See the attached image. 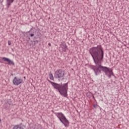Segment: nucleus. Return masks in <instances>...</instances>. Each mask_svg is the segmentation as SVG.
Masks as SVG:
<instances>
[{"instance_id":"6","label":"nucleus","mask_w":129,"mask_h":129,"mask_svg":"<svg viewBox=\"0 0 129 129\" xmlns=\"http://www.w3.org/2000/svg\"><path fill=\"white\" fill-rule=\"evenodd\" d=\"M62 46V52H66V50L68 49L67 48V45H66V43L65 42H62L61 43Z\"/></svg>"},{"instance_id":"3","label":"nucleus","mask_w":129,"mask_h":129,"mask_svg":"<svg viewBox=\"0 0 129 129\" xmlns=\"http://www.w3.org/2000/svg\"><path fill=\"white\" fill-rule=\"evenodd\" d=\"M65 75V72L62 71V70H57L54 73V77L56 79H58L59 80L62 78V79H64L63 77H64Z\"/></svg>"},{"instance_id":"5","label":"nucleus","mask_w":129,"mask_h":129,"mask_svg":"<svg viewBox=\"0 0 129 129\" xmlns=\"http://www.w3.org/2000/svg\"><path fill=\"white\" fill-rule=\"evenodd\" d=\"M2 59L5 62H8V63H7L8 65H13V66H14V65H15V62H14V61H13V60H11L9 58L4 57H2Z\"/></svg>"},{"instance_id":"4","label":"nucleus","mask_w":129,"mask_h":129,"mask_svg":"<svg viewBox=\"0 0 129 129\" xmlns=\"http://www.w3.org/2000/svg\"><path fill=\"white\" fill-rule=\"evenodd\" d=\"M13 83L14 85L18 86V85L23 83V79L21 78L15 77L13 80Z\"/></svg>"},{"instance_id":"23","label":"nucleus","mask_w":129,"mask_h":129,"mask_svg":"<svg viewBox=\"0 0 129 129\" xmlns=\"http://www.w3.org/2000/svg\"><path fill=\"white\" fill-rule=\"evenodd\" d=\"M0 122H2V119H0Z\"/></svg>"},{"instance_id":"2","label":"nucleus","mask_w":129,"mask_h":129,"mask_svg":"<svg viewBox=\"0 0 129 129\" xmlns=\"http://www.w3.org/2000/svg\"><path fill=\"white\" fill-rule=\"evenodd\" d=\"M47 81L51 84L54 89L58 90L60 95H62L64 97H67L68 96V94H67V92H68V82L62 84L53 82L48 79Z\"/></svg>"},{"instance_id":"10","label":"nucleus","mask_w":129,"mask_h":129,"mask_svg":"<svg viewBox=\"0 0 129 129\" xmlns=\"http://www.w3.org/2000/svg\"><path fill=\"white\" fill-rule=\"evenodd\" d=\"M49 78L50 80H52L54 81V76H53V74L51 72H50L49 74Z\"/></svg>"},{"instance_id":"24","label":"nucleus","mask_w":129,"mask_h":129,"mask_svg":"<svg viewBox=\"0 0 129 129\" xmlns=\"http://www.w3.org/2000/svg\"><path fill=\"white\" fill-rule=\"evenodd\" d=\"M24 78L25 79H26V77H24Z\"/></svg>"},{"instance_id":"11","label":"nucleus","mask_w":129,"mask_h":129,"mask_svg":"<svg viewBox=\"0 0 129 129\" xmlns=\"http://www.w3.org/2000/svg\"><path fill=\"white\" fill-rule=\"evenodd\" d=\"M13 129H24V127H23V126H20L19 125H15L14 126Z\"/></svg>"},{"instance_id":"9","label":"nucleus","mask_w":129,"mask_h":129,"mask_svg":"<svg viewBox=\"0 0 129 129\" xmlns=\"http://www.w3.org/2000/svg\"><path fill=\"white\" fill-rule=\"evenodd\" d=\"M14 0H7V6L8 8L14 3Z\"/></svg>"},{"instance_id":"19","label":"nucleus","mask_w":129,"mask_h":129,"mask_svg":"<svg viewBox=\"0 0 129 129\" xmlns=\"http://www.w3.org/2000/svg\"><path fill=\"white\" fill-rule=\"evenodd\" d=\"M63 124H64V126H67V125L65 123H64Z\"/></svg>"},{"instance_id":"14","label":"nucleus","mask_w":129,"mask_h":129,"mask_svg":"<svg viewBox=\"0 0 129 129\" xmlns=\"http://www.w3.org/2000/svg\"><path fill=\"white\" fill-rule=\"evenodd\" d=\"M58 119H59V120L61 122V123L62 124H64V122L63 121V120H62V118H61V117H58Z\"/></svg>"},{"instance_id":"7","label":"nucleus","mask_w":129,"mask_h":129,"mask_svg":"<svg viewBox=\"0 0 129 129\" xmlns=\"http://www.w3.org/2000/svg\"><path fill=\"white\" fill-rule=\"evenodd\" d=\"M54 114L59 118V117H61L63 118V116H65L62 112L55 113Z\"/></svg>"},{"instance_id":"21","label":"nucleus","mask_w":129,"mask_h":129,"mask_svg":"<svg viewBox=\"0 0 129 129\" xmlns=\"http://www.w3.org/2000/svg\"><path fill=\"white\" fill-rule=\"evenodd\" d=\"M93 99H94V98H95L94 96H93Z\"/></svg>"},{"instance_id":"1","label":"nucleus","mask_w":129,"mask_h":129,"mask_svg":"<svg viewBox=\"0 0 129 129\" xmlns=\"http://www.w3.org/2000/svg\"><path fill=\"white\" fill-rule=\"evenodd\" d=\"M89 52L92 56L95 64H96V66L93 67V70L96 76L99 75V74L101 73V71L104 72L109 78H111V76H114L112 70L109 68L101 66L104 57V51L101 45L91 47Z\"/></svg>"},{"instance_id":"13","label":"nucleus","mask_w":129,"mask_h":129,"mask_svg":"<svg viewBox=\"0 0 129 129\" xmlns=\"http://www.w3.org/2000/svg\"><path fill=\"white\" fill-rule=\"evenodd\" d=\"M58 119H59V120L61 122V123L62 124H64V122L63 121V120H62V118H61V117H58Z\"/></svg>"},{"instance_id":"8","label":"nucleus","mask_w":129,"mask_h":129,"mask_svg":"<svg viewBox=\"0 0 129 129\" xmlns=\"http://www.w3.org/2000/svg\"><path fill=\"white\" fill-rule=\"evenodd\" d=\"M62 120H63L64 122H65V123H67V124H69V121L68 120H67V118H66V117H65V116H62Z\"/></svg>"},{"instance_id":"17","label":"nucleus","mask_w":129,"mask_h":129,"mask_svg":"<svg viewBox=\"0 0 129 129\" xmlns=\"http://www.w3.org/2000/svg\"><path fill=\"white\" fill-rule=\"evenodd\" d=\"M8 45L9 46H11V42L10 41H8Z\"/></svg>"},{"instance_id":"25","label":"nucleus","mask_w":129,"mask_h":129,"mask_svg":"<svg viewBox=\"0 0 129 129\" xmlns=\"http://www.w3.org/2000/svg\"><path fill=\"white\" fill-rule=\"evenodd\" d=\"M1 63H3V61H1Z\"/></svg>"},{"instance_id":"15","label":"nucleus","mask_w":129,"mask_h":129,"mask_svg":"<svg viewBox=\"0 0 129 129\" xmlns=\"http://www.w3.org/2000/svg\"><path fill=\"white\" fill-rule=\"evenodd\" d=\"M98 106V105H97V104H94L93 105V107L94 108H96V107H97Z\"/></svg>"},{"instance_id":"12","label":"nucleus","mask_w":129,"mask_h":129,"mask_svg":"<svg viewBox=\"0 0 129 129\" xmlns=\"http://www.w3.org/2000/svg\"><path fill=\"white\" fill-rule=\"evenodd\" d=\"M32 42V45L33 46H35L36 44H38V43H39V41L38 40H33V41H31Z\"/></svg>"},{"instance_id":"18","label":"nucleus","mask_w":129,"mask_h":129,"mask_svg":"<svg viewBox=\"0 0 129 129\" xmlns=\"http://www.w3.org/2000/svg\"><path fill=\"white\" fill-rule=\"evenodd\" d=\"M4 2V0H0V4H2Z\"/></svg>"},{"instance_id":"22","label":"nucleus","mask_w":129,"mask_h":129,"mask_svg":"<svg viewBox=\"0 0 129 129\" xmlns=\"http://www.w3.org/2000/svg\"><path fill=\"white\" fill-rule=\"evenodd\" d=\"M49 46H51V44L49 43L48 44Z\"/></svg>"},{"instance_id":"20","label":"nucleus","mask_w":129,"mask_h":129,"mask_svg":"<svg viewBox=\"0 0 129 129\" xmlns=\"http://www.w3.org/2000/svg\"><path fill=\"white\" fill-rule=\"evenodd\" d=\"M35 39H37V37H35L33 40H35Z\"/></svg>"},{"instance_id":"16","label":"nucleus","mask_w":129,"mask_h":129,"mask_svg":"<svg viewBox=\"0 0 129 129\" xmlns=\"http://www.w3.org/2000/svg\"><path fill=\"white\" fill-rule=\"evenodd\" d=\"M30 36H31V37H34L35 36V34H30Z\"/></svg>"}]
</instances>
